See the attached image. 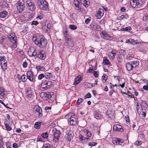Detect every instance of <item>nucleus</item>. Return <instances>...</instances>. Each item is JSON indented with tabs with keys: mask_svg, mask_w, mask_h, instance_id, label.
<instances>
[{
	"mask_svg": "<svg viewBox=\"0 0 148 148\" xmlns=\"http://www.w3.org/2000/svg\"><path fill=\"white\" fill-rule=\"evenodd\" d=\"M32 40L36 45L40 48L46 47L47 43V40L42 35H38L37 36L34 35Z\"/></svg>",
	"mask_w": 148,
	"mask_h": 148,
	"instance_id": "f257e3e1",
	"label": "nucleus"
},
{
	"mask_svg": "<svg viewBox=\"0 0 148 148\" xmlns=\"http://www.w3.org/2000/svg\"><path fill=\"white\" fill-rule=\"evenodd\" d=\"M32 56H34L35 59H36L37 58L38 56V52H37L36 51V50H35L33 52Z\"/></svg>",
	"mask_w": 148,
	"mask_h": 148,
	"instance_id": "72a5a7b5",
	"label": "nucleus"
},
{
	"mask_svg": "<svg viewBox=\"0 0 148 148\" xmlns=\"http://www.w3.org/2000/svg\"><path fill=\"white\" fill-rule=\"evenodd\" d=\"M8 14V12L5 11H3L0 13V16L1 18H4L6 17Z\"/></svg>",
	"mask_w": 148,
	"mask_h": 148,
	"instance_id": "a878e982",
	"label": "nucleus"
},
{
	"mask_svg": "<svg viewBox=\"0 0 148 148\" xmlns=\"http://www.w3.org/2000/svg\"><path fill=\"white\" fill-rule=\"evenodd\" d=\"M25 6V1L24 0H19L18 1L16 7L19 13L22 12Z\"/></svg>",
	"mask_w": 148,
	"mask_h": 148,
	"instance_id": "423d86ee",
	"label": "nucleus"
},
{
	"mask_svg": "<svg viewBox=\"0 0 148 148\" xmlns=\"http://www.w3.org/2000/svg\"><path fill=\"white\" fill-rule=\"evenodd\" d=\"M119 53L121 55L123 56L125 55L126 53V51L123 49H121L119 51Z\"/></svg>",
	"mask_w": 148,
	"mask_h": 148,
	"instance_id": "f704fd0d",
	"label": "nucleus"
},
{
	"mask_svg": "<svg viewBox=\"0 0 148 148\" xmlns=\"http://www.w3.org/2000/svg\"><path fill=\"white\" fill-rule=\"evenodd\" d=\"M53 92H47L44 94L43 97L46 98V99H49V102L51 103L52 101H53V97H54V96L53 95Z\"/></svg>",
	"mask_w": 148,
	"mask_h": 148,
	"instance_id": "1a4fd4ad",
	"label": "nucleus"
},
{
	"mask_svg": "<svg viewBox=\"0 0 148 148\" xmlns=\"http://www.w3.org/2000/svg\"><path fill=\"white\" fill-rule=\"evenodd\" d=\"M46 54L45 51L40 50L38 51L37 58H39L40 60H44L46 58Z\"/></svg>",
	"mask_w": 148,
	"mask_h": 148,
	"instance_id": "9b49d317",
	"label": "nucleus"
},
{
	"mask_svg": "<svg viewBox=\"0 0 148 148\" xmlns=\"http://www.w3.org/2000/svg\"><path fill=\"white\" fill-rule=\"evenodd\" d=\"M90 26L93 30L99 31L101 29L100 26L94 22H92L90 25Z\"/></svg>",
	"mask_w": 148,
	"mask_h": 148,
	"instance_id": "f8f14e48",
	"label": "nucleus"
},
{
	"mask_svg": "<svg viewBox=\"0 0 148 148\" xmlns=\"http://www.w3.org/2000/svg\"><path fill=\"white\" fill-rule=\"evenodd\" d=\"M36 68L38 71H42L44 72L46 70L45 68L44 67L41 66L40 65L36 66Z\"/></svg>",
	"mask_w": 148,
	"mask_h": 148,
	"instance_id": "393cba45",
	"label": "nucleus"
},
{
	"mask_svg": "<svg viewBox=\"0 0 148 148\" xmlns=\"http://www.w3.org/2000/svg\"><path fill=\"white\" fill-rule=\"evenodd\" d=\"M27 63L26 62H24L23 63V66L24 68H26L27 66Z\"/></svg>",
	"mask_w": 148,
	"mask_h": 148,
	"instance_id": "774afa93",
	"label": "nucleus"
},
{
	"mask_svg": "<svg viewBox=\"0 0 148 148\" xmlns=\"http://www.w3.org/2000/svg\"><path fill=\"white\" fill-rule=\"evenodd\" d=\"M84 132L86 134L87 137H88V139L91 136L92 133L88 131L87 130L84 131Z\"/></svg>",
	"mask_w": 148,
	"mask_h": 148,
	"instance_id": "2f4dec72",
	"label": "nucleus"
},
{
	"mask_svg": "<svg viewBox=\"0 0 148 148\" xmlns=\"http://www.w3.org/2000/svg\"><path fill=\"white\" fill-rule=\"evenodd\" d=\"M45 77V75L43 74H41L39 75L38 76V79L41 80Z\"/></svg>",
	"mask_w": 148,
	"mask_h": 148,
	"instance_id": "8fccbe9b",
	"label": "nucleus"
},
{
	"mask_svg": "<svg viewBox=\"0 0 148 148\" xmlns=\"http://www.w3.org/2000/svg\"><path fill=\"white\" fill-rule=\"evenodd\" d=\"M98 72L97 71H95L93 73V75L96 77H99Z\"/></svg>",
	"mask_w": 148,
	"mask_h": 148,
	"instance_id": "4d7b16f0",
	"label": "nucleus"
},
{
	"mask_svg": "<svg viewBox=\"0 0 148 148\" xmlns=\"http://www.w3.org/2000/svg\"><path fill=\"white\" fill-rule=\"evenodd\" d=\"M13 44L12 45V47L14 49L16 48L17 47V42L16 40H15L13 42H12Z\"/></svg>",
	"mask_w": 148,
	"mask_h": 148,
	"instance_id": "e433bc0d",
	"label": "nucleus"
},
{
	"mask_svg": "<svg viewBox=\"0 0 148 148\" xmlns=\"http://www.w3.org/2000/svg\"><path fill=\"white\" fill-rule=\"evenodd\" d=\"M41 136L42 138H47L48 136V134L46 132L42 134L41 135Z\"/></svg>",
	"mask_w": 148,
	"mask_h": 148,
	"instance_id": "37998d69",
	"label": "nucleus"
},
{
	"mask_svg": "<svg viewBox=\"0 0 148 148\" xmlns=\"http://www.w3.org/2000/svg\"><path fill=\"white\" fill-rule=\"evenodd\" d=\"M122 60L123 59L121 58V57L120 56H118L117 58V60L118 61V62L119 63H121L122 62Z\"/></svg>",
	"mask_w": 148,
	"mask_h": 148,
	"instance_id": "bf43d9fd",
	"label": "nucleus"
},
{
	"mask_svg": "<svg viewBox=\"0 0 148 148\" xmlns=\"http://www.w3.org/2000/svg\"><path fill=\"white\" fill-rule=\"evenodd\" d=\"M8 38L10 39L11 42H13L15 40H16V37L15 34L13 33L9 34L8 36Z\"/></svg>",
	"mask_w": 148,
	"mask_h": 148,
	"instance_id": "412c9836",
	"label": "nucleus"
},
{
	"mask_svg": "<svg viewBox=\"0 0 148 148\" xmlns=\"http://www.w3.org/2000/svg\"><path fill=\"white\" fill-rule=\"evenodd\" d=\"M0 5L3 8H6L8 6V4L5 1H3L0 2Z\"/></svg>",
	"mask_w": 148,
	"mask_h": 148,
	"instance_id": "cd10ccee",
	"label": "nucleus"
},
{
	"mask_svg": "<svg viewBox=\"0 0 148 148\" xmlns=\"http://www.w3.org/2000/svg\"><path fill=\"white\" fill-rule=\"evenodd\" d=\"M81 78L82 77L81 76H79L76 79L75 81L76 84H77L80 82L81 80Z\"/></svg>",
	"mask_w": 148,
	"mask_h": 148,
	"instance_id": "c9c22d12",
	"label": "nucleus"
},
{
	"mask_svg": "<svg viewBox=\"0 0 148 148\" xmlns=\"http://www.w3.org/2000/svg\"><path fill=\"white\" fill-rule=\"evenodd\" d=\"M100 34L101 36L105 39L110 40L112 39V37L110 36L105 32H102L100 33Z\"/></svg>",
	"mask_w": 148,
	"mask_h": 148,
	"instance_id": "aec40b11",
	"label": "nucleus"
},
{
	"mask_svg": "<svg viewBox=\"0 0 148 148\" xmlns=\"http://www.w3.org/2000/svg\"><path fill=\"white\" fill-rule=\"evenodd\" d=\"M143 20L145 21L148 20V14L145 15L143 18Z\"/></svg>",
	"mask_w": 148,
	"mask_h": 148,
	"instance_id": "5fc2aeb1",
	"label": "nucleus"
},
{
	"mask_svg": "<svg viewBox=\"0 0 148 148\" xmlns=\"http://www.w3.org/2000/svg\"><path fill=\"white\" fill-rule=\"evenodd\" d=\"M60 134V131L56 130L53 135L54 136L53 140H55V142H57L59 141Z\"/></svg>",
	"mask_w": 148,
	"mask_h": 148,
	"instance_id": "4468645a",
	"label": "nucleus"
},
{
	"mask_svg": "<svg viewBox=\"0 0 148 148\" xmlns=\"http://www.w3.org/2000/svg\"><path fill=\"white\" fill-rule=\"evenodd\" d=\"M97 143L94 142H90L88 143V145L89 146H93L96 145Z\"/></svg>",
	"mask_w": 148,
	"mask_h": 148,
	"instance_id": "3c124183",
	"label": "nucleus"
},
{
	"mask_svg": "<svg viewBox=\"0 0 148 148\" xmlns=\"http://www.w3.org/2000/svg\"><path fill=\"white\" fill-rule=\"evenodd\" d=\"M104 62L106 63V64L107 65H108L110 63V62L109 61L108 59H105L104 60Z\"/></svg>",
	"mask_w": 148,
	"mask_h": 148,
	"instance_id": "338daca9",
	"label": "nucleus"
},
{
	"mask_svg": "<svg viewBox=\"0 0 148 148\" xmlns=\"http://www.w3.org/2000/svg\"><path fill=\"white\" fill-rule=\"evenodd\" d=\"M5 125L6 130L8 131H10L12 130V128L9 126V125L8 124H5Z\"/></svg>",
	"mask_w": 148,
	"mask_h": 148,
	"instance_id": "a18cd8bd",
	"label": "nucleus"
},
{
	"mask_svg": "<svg viewBox=\"0 0 148 148\" xmlns=\"http://www.w3.org/2000/svg\"><path fill=\"white\" fill-rule=\"evenodd\" d=\"M84 101V99L82 98H79L77 101V105H79L81 103H82Z\"/></svg>",
	"mask_w": 148,
	"mask_h": 148,
	"instance_id": "58836bf2",
	"label": "nucleus"
},
{
	"mask_svg": "<svg viewBox=\"0 0 148 148\" xmlns=\"http://www.w3.org/2000/svg\"><path fill=\"white\" fill-rule=\"evenodd\" d=\"M69 28L72 30H75L77 28V27L75 25H70L69 26Z\"/></svg>",
	"mask_w": 148,
	"mask_h": 148,
	"instance_id": "a19ab883",
	"label": "nucleus"
},
{
	"mask_svg": "<svg viewBox=\"0 0 148 148\" xmlns=\"http://www.w3.org/2000/svg\"><path fill=\"white\" fill-rule=\"evenodd\" d=\"M66 43H67L69 47H72L74 45L73 41L71 40L66 42Z\"/></svg>",
	"mask_w": 148,
	"mask_h": 148,
	"instance_id": "7c9ffc66",
	"label": "nucleus"
},
{
	"mask_svg": "<svg viewBox=\"0 0 148 148\" xmlns=\"http://www.w3.org/2000/svg\"><path fill=\"white\" fill-rule=\"evenodd\" d=\"M143 88L144 89L146 90H148V85L147 84L146 85L144 86Z\"/></svg>",
	"mask_w": 148,
	"mask_h": 148,
	"instance_id": "69168bd1",
	"label": "nucleus"
},
{
	"mask_svg": "<svg viewBox=\"0 0 148 148\" xmlns=\"http://www.w3.org/2000/svg\"><path fill=\"white\" fill-rule=\"evenodd\" d=\"M113 130L116 131L123 132V129L121 128V126L119 124L114 125L113 127Z\"/></svg>",
	"mask_w": 148,
	"mask_h": 148,
	"instance_id": "f3484780",
	"label": "nucleus"
},
{
	"mask_svg": "<svg viewBox=\"0 0 148 148\" xmlns=\"http://www.w3.org/2000/svg\"><path fill=\"white\" fill-rule=\"evenodd\" d=\"M126 58L127 59L130 60L132 58V57L131 56V55L128 54V55L127 56Z\"/></svg>",
	"mask_w": 148,
	"mask_h": 148,
	"instance_id": "052dcab7",
	"label": "nucleus"
},
{
	"mask_svg": "<svg viewBox=\"0 0 148 148\" xmlns=\"http://www.w3.org/2000/svg\"><path fill=\"white\" fill-rule=\"evenodd\" d=\"M112 112H111L110 111H107L106 112V114L108 115V116L110 118L112 116V113H111Z\"/></svg>",
	"mask_w": 148,
	"mask_h": 148,
	"instance_id": "603ef678",
	"label": "nucleus"
},
{
	"mask_svg": "<svg viewBox=\"0 0 148 148\" xmlns=\"http://www.w3.org/2000/svg\"><path fill=\"white\" fill-rule=\"evenodd\" d=\"M74 3L75 7L76 10L78 12H80L81 11V8L80 5L81 4V3L79 0H75Z\"/></svg>",
	"mask_w": 148,
	"mask_h": 148,
	"instance_id": "ddd939ff",
	"label": "nucleus"
},
{
	"mask_svg": "<svg viewBox=\"0 0 148 148\" xmlns=\"http://www.w3.org/2000/svg\"><path fill=\"white\" fill-rule=\"evenodd\" d=\"M142 143L141 141H136L134 143V145L137 146L140 145H141Z\"/></svg>",
	"mask_w": 148,
	"mask_h": 148,
	"instance_id": "864d4df0",
	"label": "nucleus"
},
{
	"mask_svg": "<svg viewBox=\"0 0 148 148\" xmlns=\"http://www.w3.org/2000/svg\"><path fill=\"white\" fill-rule=\"evenodd\" d=\"M38 23L37 21H33L32 22V25H38Z\"/></svg>",
	"mask_w": 148,
	"mask_h": 148,
	"instance_id": "e2e57ef3",
	"label": "nucleus"
},
{
	"mask_svg": "<svg viewBox=\"0 0 148 148\" xmlns=\"http://www.w3.org/2000/svg\"><path fill=\"white\" fill-rule=\"evenodd\" d=\"M112 143L115 145H121L123 143V139L118 138H114L113 139Z\"/></svg>",
	"mask_w": 148,
	"mask_h": 148,
	"instance_id": "2eb2a0df",
	"label": "nucleus"
},
{
	"mask_svg": "<svg viewBox=\"0 0 148 148\" xmlns=\"http://www.w3.org/2000/svg\"><path fill=\"white\" fill-rule=\"evenodd\" d=\"M64 36L65 38V41H66V42L71 40L69 38V35H68L67 32L66 31H65L64 34Z\"/></svg>",
	"mask_w": 148,
	"mask_h": 148,
	"instance_id": "c756f323",
	"label": "nucleus"
},
{
	"mask_svg": "<svg viewBox=\"0 0 148 148\" xmlns=\"http://www.w3.org/2000/svg\"><path fill=\"white\" fill-rule=\"evenodd\" d=\"M115 51L113 50L111 52V54L112 55V57H111L112 59H113L114 58L116 53Z\"/></svg>",
	"mask_w": 148,
	"mask_h": 148,
	"instance_id": "49530a36",
	"label": "nucleus"
},
{
	"mask_svg": "<svg viewBox=\"0 0 148 148\" xmlns=\"http://www.w3.org/2000/svg\"><path fill=\"white\" fill-rule=\"evenodd\" d=\"M27 75V78L30 81L32 82L34 79V75L33 72L30 71H28Z\"/></svg>",
	"mask_w": 148,
	"mask_h": 148,
	"instance_id": "a211bd4d",
	"label": "nucleus"
},
{
	"mask_svg": "<svg viewBox=\"0 0 148 148\" xmlns=\"http://www.w3.org/2000/svg\"><path fill=\"white\" fill-rule=\"evenodd\" d=\"M26 6L31 11H34L36 8V6L34 3L31 0H27L26 1Z\"/></svg>",
	"mask_w": 148,
	"mask_h": 148,
	"instance_id": "6e6552de",
	"label": "nucleus"
},
{
	"mask_svg": "<svg viewBox=\"0 0 148 148\" xmlns=\"http://www.w3.org/2000/svg\"><path fill=\"white\" fill-rule=\"evenodd\" d=\"M0 95L2 96H5L4 90L1 88H0Z\"/></svg>",
	"mask_w": 148,
	"mask_h": 148,
	"instance_id": "ea45409f",
	"label": "nucleus"
},
{
	"mask_svg": "<svg viewBox=\"0 0 148 148\" xmlns=\"http://www.w3.org/2000/svg\"><path fill=\"white\" fill-rule=\"evenodd\" d=\"M140 138L143 140H146V138L144 134H140Z\"/></svg>",
	"mask_w": 148,
	"mask_h": 148,
	"instance_id": "de8ad7c7",
	"label": "nucleus"
},
{
	"mask_svg": "<svg viewBox=\"0 0 148 148\" xmlns=\"http://www.w3.org/2000/svg\"><path fill=\"white\" fill-rule=\"evenodd\" d=\"M45 77L46 79H49L52 77L53 76V75L51 73H45Z\"/></svg>",
	"mask_w": 148,
	"mask_h": 148,
	"instance_id": "c85d7f7f",
	"label": "nucleus"
},
{
	"mask_svg": "<svg viewBox=\"0 0 148 148\" xmlns=\"http://www.w3.org/2000/svg\"><path fill=\"white\" fill-rule=\"evenodd\" d=\"M5 39V38L3 37L2 36L1 39H0V43L1 44H2L4 41V40Z\"/></svg>",
	"mask_w": 148,
	"mask_h": 148,
	"instance_id": "680f3d73",
	"label": "nucleus"
},
{
	"mask_svg": "<svg viewBox=\"0 0 148 148\" xmlns=\"http://www.w3.org/2000/svg\"><path fill=\"white\" fill-rule=\"evenodd\" d=\"M38 3L40 8L42 10H45L48 8V3L45 0H38Z\"/></svg>",
	"mask_w": 148,
	"mask_h": 148,
	"instance_id": "20e7f679",
	"label": "nucleus"
},
{
	"mask_svg": "<svg viewBox=\"0 0 148 148\" xmlns=\"http://www.w3.org/2000/svg\"><path fill=\"white\" fill-rule=\"evenodd\" d=\"M21 81L24 82L26 81L27 79V77H26L25 75H23L22 76H21Z\"/></svg>",
	"mask_w": 148,
	"mask_h": 148,
	"instance_id": "473e14b6",
	"label": "nucleus"
},
{
	"mask_svg": "<svg viewBox=\"0 0 148 148\" xmlns=\"http://www.w3.org/2000/svg\"><path fill=\"white\" fill-rule=\"evenodd\" d=\"M79 139L80 141H82L83 140H85L86 139L88 140V138H86L83 137L82 135L81 134L79 135Z\"/></svg>",
	"mask_w": 148,
	"mask_h": 148,
	"instance_id": "c03bdc74",
	"label": "nucleus"
},
{
	"mask_svg": "<svg viewBox=\"0 0 148 148\" xmlns=\"http://www.w3.org/2000/svg\"><path fill=\"white\" fill-rule=\"evenodd\" d=\"M7 61L6 60L0 61V64L1 66L2 70L5 71L7 68Z\"/></svg>",
	"mask_w": 148,
	"mask_h": 148,
	"instance_id": "6ab92c4d",
	"label": "nucleus"
},
{
	"mask_svg": "<svg viewBox=\"0 0 148 148\" xmlns=\"http://www.w3.org/2000/svg\"><path fill=\"white\" fill-rule=\"evenodd\" d=\"M0 103H1L2 104H3L5 107H6L7 108H8L10 109H11L12 108H10L9 107L6 106L5 104L2 101L0 100Z\"/></svg>",
	"mask_w": 148,
	"mask_h": 148,
	"instance_id": "6e6d98bb",
	"label": "nucleus"
},
{
	"mask_svg": "<svg viewBox=\"0 0 148 148\" xmlns=\"http://www.w3.org/2000/svg\"><path fill=\"white\" fill-rule=\"evenodd\" d=\"M131 6L134 8H137L139 7L142 4V0H130Z\"/></svg>",
	"mask_w": 148,
	"mask_h": 148,
	"instance_id": "39448f33",
	"label": "nucleus"
},
{
	"mask_svg": "<svg viewBox=\"0 0 148 148\" xmlns=\"http://www.w3.org/2000/svg\"><path fill=\"white\" fill-rule=\"evenodd\" d=\"M108 78V77L107 75H104L102 76V79L103 82V83L105 82L107 80V79Z\"/></svg>",
	"mask_w": 148,
	"mask_h": 148,
	"instance_id": "79ce46f5",
	"label": "nucleus"
},
{
	"mask_svg": "<svg viewBox=\"0 0 148 148\" xmlns=\"http://www.w3.org/2000/svg\"><path fill=\"white\" fill-rule=\"evenodd\" d=\"M143 43V42H138L137 40H134L132 39L131 40V44L133 45H135L136 44H142Z\"/></svg>",
	"mask_w": 148,
	"mask_h": 148,
	"instance_id": "b1692460",
	"label": "nucleus"
},
{
	"mask_svg": "<svg viewBox=\"0 0 148 148\" xmlns=\"http://www.w3.org/2000/svg\"><path fill=\"white\" fill-rule=\"evenodd\" d=\"M41 125V122H36L34 125V128L36 129H39L40 128Z\"/></svg>",
	"mask_w": 148,
	"mask_h": 148,
	"instance_id": "bb28decb",
	"label": "nucleus"
},
{
	"mask_svg": "<svg viewBox=\"0 0 148 148\" xmlns=\"http://www.w3.org/2000/svg\"><path fill=\"white\" fill-rule=\"evenodd\" d=\"M104 13V11L103 9L99 8L98 10L96 16L97 18L100 19L103 16Z\"/></svg>",
	"mask_w": 148,
	"mask_h": 148,
	"instance_id": "dca6fc26",
	"label": "nucleus"
},
{
	"mask_svg": "<svg viewBox=\"0 0 148 148\" xmlns=\"http://www.w3.org/2000/svg\"><path fill=\"white\" fill-rule=\"evenodd\" d=\"M137 62L136 61H133L126 64V67L128 71H130L133 69L134 68H136L137 66Z\"/></svg>",
	"mask_w": 148,
	"mask_h": 148,
	"instance_id": "0eeeda50",
	"label": "nucleus"
},
{
	"mask_svg": "<svg viewBox=\"0 0 148 148\" xmlns=\"http://www.w3.org/2000/svg\"><path fill=\"white\" fill-rule=\"evenodd\" d=\"M86 85H88L87 87L88 88H91L93 86V84L91 83H88Z\"/></svg>",
	"mask_w": 148,
	"mask_h": 148,
	"instance_id": "0e129e2a",
	"label": "nucleus"
},
{
	"mask_svg": "<svg viewBox=\"0 0 148 148\" xmlns=\"http://www.w3.org/2000/svg\"><path fill=\"white\" fill-rule=\"evenodd\" d=\"M132 30V28L130 27H127L125 28H123L121 30L123 31H130Z\"/></svg>",
	"mask_w": 148,
	"mask_h": 148,
	"instance_id": "4c0bfd02",
	"label": "nucleus"
},
{
	"mask_svg": "<svg viewBox=\"0 0 148 148\" xmlns=\"http://www.w3.org/2000/svg\"><path fill=\"white\" fill-rule=\"evenodd\" d=\"M52 84H53L51 81L45 80L42 83L41 85V89L43 91L47 90L48 89L51 88Z\"/></svg>",
	"mask_w": 148,
	"mask_h": 148,
	"instance_id": "7ed1b4c3",
	"label": "nucleus"
},
{
	"mask_svg": "<svg viewBox=\"0 0 148 148\" xmlns=\"http://www.w3.org/2000/svg\"><path fill=\"white\" fill-rule=\"evenodd\" d=\"M84 5L86 8L88 7V6L89 2L86 1V2H83Z\"/></svg>",
	"mask_w": 148,
	"mask_h": 148,
	"instance_id": "13d9d810",
	"label": "nucleus"
},
{
	"mask_svg": "<svg viewBox=\"0 0 148 148\" xmlns=\"http://www.w3.org/2000/svg\"><path fill=\"white\" fill-rule=\"evenodd\" d=\"M65 118L68 119V123L69 125H74L77 124V119L74 113L69 114L65 116Z\"/></svg>",
	"mask_w": 148,
	"mask_h": 148,
	"instance_id": "f03ea898",
	"label": "nucleus"
},
{
	"mask_svg": "<svg viewBox=\"0 0 148 148\" xmlns=\"http://www.w3.org/2000/svg\"><path fill=\"white\" fill-rule=\"evenodd\" d=\"M91 97V95L90 93L88 92L84 96V98L85 99L86 98H90Z\"/></svg>",
	"mask_w": 148,
	"mask_h": 148,
	"instance_id": "09e8293b",
	"label": "nucleus"
},
{
	"mask_svg": "<svg viewBox=\"0 0 148 148\" xmlns=\"http://www.w3.org/2000/svg\"><path fill=\"white\" fill-rule=\"evenodd\" d=\"M34 109L37 113L38 117L41 118L42 116V111L41 107L38 105H36L34 107Z\"/></svg>",
	"mask_w": 148,
	"mask_h": 148,
	"instance_id": "9d476101",
	"label": "nucleus"
},
{
	"mask_svg": "<svg viewBox=\"0 0 148 148\" xmlns=\"http://www.w3.org/2000/svg\"><path fill=\"white\" fill-rule=\"evenodd\" d=\"M65 137L66 139V140H68L69 142H70L71 139H72L73 136V134L71 133H69L65 135Z\"/></svg>",
	"mask_w": 148,
	"mask_h": 148,
	"instance_id": "5701e85b",
	"label": "nucleus"
},
{
	"mask_svg": "<svg viewBox=\"0 0 148 148\" xmlns=\"http://www.w3.org/2000/svg\"><path fill=\"white\" fill-rule=\"evenodd\" d=\"M95 117L98 120L101 119L103 117L100 112L95 111L94 114Z\"/></svg>",
	"mask_w": 148,
	"mask_h": 148,
	"instance_id": "4be33fe9",
	"label": "nucleus"
}]
</instances>
